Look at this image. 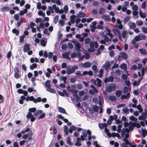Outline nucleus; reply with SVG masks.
Listing matches in <instances>:
<instances>
[{
	"mask_svg": "<svg viewBox=\"0 0 147 147\" xmlns=\"http://www.w3.org/2000/svg\"><path fill=\"white\" fill-rule=\"evenodd\" d=\"M125 127L126 128H123L121 132V135L122 137H125L123 140L125 142V144L127 145H131L130 143L128 140L127 139L129 136V133L130 131L133 129V127H134V124L131 122L129 123L125 122L124 123Z\"/></svg>",
	"mask_w": 147,
	"mask_h": 147,
	"instance_id": "f257e3e1",
	"label": "nucleus"
},
{
	"mask_svg": "<svg viewBox=\"0 0 147 147\" xmlns=\"http://www.w3.org/2000/svg\"><path fill=\"white\" fill-rule=\"evenodd\" d=\"M76 50L77 51V53H74V58L77 57L79 60L82 59L83 58L84 56L81 55L80 53L81 52V45L79 42H76L75 44Z\"/></svg>",
	"mask_w": 147,
	"mask_h": 147,
	"instance_id": "f03ea898",
	"label": "nucleus"
},
{
	"mask_svg": "<svg viewBox=\"0 0 147 147\" xmlns=\"http://www.w3.org/2000/svg\"><path fill=\"white\" fill-rule=\"evenodd\" d=\"M121 35L122 36L121 34L120 38H119V40L125 43L126 42L129 37L128 32L126 30H123Z\"/></svg>",
	"mask_w": 147,
	"mask_h": 147,
	"instance_id": "7ed1b4c3",
	"label": "nucleus"
},
{
	"mask_svg": "<svg viewBox=\"0 0 147 147\" xmlns=\"http://www.w3.org/2000/svg\"><path fill=\"white\" fill-rule=\"evenodd\" d=\"M90 48L88 49V51L91 53L94 52L95 51V48H97L98 46V45L96 41L91 42L90 43Z\"/></svg>",
	"mask_w": 147,
	"mask_h": 147,
	"instance_id": "20e7f679",
	"label": "nucleus"
},
{
	"mask_svg": "<svg viewBox=\"0 0 147 147\" xmlns=\"http://www.w3.org/2000/svg\"><path fill=\"white\" fill-rule=\"evenodd\" d=\"M88 34L87 33H84L82 34L81 35L79 34H77L76 35V37L79 39L80 42H83L85 37H87Z\"/></svg>",
	"mask_w": 147,
	"mask_h": 147,
	"instance_id": "39448f33",
	"label": "nucleus"
},
{
	"mask_svg": "<svg viewBox=\"0 0 147 147\" xmlns=\"http://www.w3.org/2000/svg\"><path fill=\"white\" fill-rule=\"evenodd\" d=\"M14 76L16 79H18L20 78L21 75L20 71L18 67H16L14 68Z\"/></svg>",
	"mask_w": 147,
	"mask_h": 147,
	"instance_id": "423d86ee",
	"label": "nucleus"
},
{
	"mask_svg": "<svg viewBox=\"0 0 147 147\" xmlns=\"http://www.w3.org/2000/svg\"><path fill=\"white\" fill-rule=\"evenodd\" d=\"M45 86L47 88L46 90L47 91L52 93H55L56 90L54 89L51 88V85L50 83H45Z\"/></svg>",
	"mask_w": 147,
	"mask_h": 147,
	"instance_id": "0eeeda50",
	"label": "nucleus"
},
{
	"mask_svg": "<svg viewBox=\"0 0 147 147\" xmlns=\"http://www.w3.org/2000/svg\"><path fill=\"white\" fill-rule=\"evenodd\" d=\"M104 39H102L100 41L101 44H105L106 42H108L110 41L111 40L112 38H110L106 35H104Z\"/></svg>",
	"mask_w": 147,
	"mask_h": 147,
	"instance_id": "6e6552de",
	"label": "nucleus"
},
{
	"mask_svg": "<svg viewBox=\"0 0 147 147\" xmlns=\"http://www.w3.org/2000/svg\"><path fill=\"white\" fill-rule=\"evenodd\" d=\"M146 36L145 35L140 34L136 36H135V39H136L137 40L139 41L141 40H146Z\"/></svg>",
	"mask_w": 147,
	"mask_h": 147,
	"instance_id": "1a4fd4ad",
	"label": "nucleus"
},
{
	"mask_svg": "<svg viewBox=\"0 0 147 147\" xmlns=\"http://www.w3.org/2000/svg\"><path fill=\"white\" fill-rule=\"evenodd\" d=\"M58 94L61 96H63L65 95L66 97L69 96V94L67 93L66 90L65 89L63 90V92H61L60 91H58Z\"/></svg>",
	"mask_w": 147,
	"mask_h": 147,
	"instance_id": "9d476101",
	"label": "nucleus"
},
{
	"mask_svg": "<svg viewBox=\"0 0 147 147\" xmlns=\"http://www.w3.org/2000/svg\"><path fill=\"white\" fill-rule=\"evenodd\" d=\"M115 90V86L114 85H112L108 87L107 88V91L108 92H110L112 91H114Z\"/></svg>",
	"mask_w": 147,
	"mask_h": 147,
	"instance_id": "9b49d317",
	"label": "nucleus"
},
{
	"mask_svg": "<svg viewBox=\"0 0 147 147\" xmlns=\"http://www.w3.org/2000/svg\"><path fill=\"white\" fill-rule=\"evenodd\" d=\"M110 62L109 61H108L105 63V64L103 65L102 67L105 68V70H107L110 67Z\"/></svg>",
	"mask_w": 147,
	"mask_h": 147,
	"instance_id": "f8f14e48",
	"label": "nucleus"
},
{
	"mask_svg": "<svg viewBox=\"0 0 147 147\" xmlns=\"http://www.w3.org/2000/svg\"><path fill=\"white\" fill-rule=\"evenodd\" d=\"M129 83H126V85L127 86H125L123 89V93L124 94H126L129 90L130 91L131 90V88L129 87Z\"/></svg>",
	"mask_w": 147,
	"mask_h": 147,
	"instance_id": "ddd939ff",
	"label": "nucleus"
},
{
	"mask_svg": "<svg viewBox=\"0 0 147 147\" xmlns=\"http://www.w3.org/2000/svg\"><path fill=\"white\" fill-rule=\"evenodd\" d=\"M30 48V45L28 43H26L24 45L23 51L24 52H26L29 51Z\"/></svg>",
	"mask_w": 147,
	"mask_h": 147,
	"instance_id": "4468645a",
	"label": "nucleus"
},
{
	"mask_svg": "<svg viewBox=\"0 0 147 147\" xmlns=\"http://www.w3.org/2000/svg\"><path fill=\"white\" fill-rule=\"evenodd\" d=\"M114 80V78L112 76H110L108 78H107L104 79V82L105 83L111 82Z\"/></svg>",
	"mask_w": 147,
	"mask_h": 147,
	"instance_id": "2eb2a0df",
	"label": "nucleus"
},
{
	"mask_svg": "<svg viewBox=\"0 0 147 147\" xmlns=\"http://www.w3.org/2000/svg\"><path fill=\"white\" fill-rule=\"evenodd\" d=\"M120 68L121 69H123L125 71V72L127 74V75H129L128 74L127 71L126 70L127 69V66L126 64L124 63L120 65Z\"/></svg>",
	"mask_w": 147,
	"mask_h": 147,
	"instance_id": "dca6fc26",
	"label": "nucleus"
},
{
	"mask_svg": "<svg viewBox=\"0 0 147 147\" xmlns=\"http://www.w3.org/2000/svg\"><path fill=\"white\" fill-rule=\"evenodd\" d=\"M10 10V8L7 6L3 7L0 9V11L1 12L8 11Z\"/></svg>",
	"mask_w": 147,
	"mask_h": 147,
	"instance_id": "f3484780",
	"label": "nucleus"
},
{
	"mask_svg": "<svg viewBox=\"0 0 147 147\" xmlns=\"http://www.w3.org/2000/svg\"><path fill=\"white\" fill-rule=\"evenodd\" d=\"M114 34L116 35H118L119 38H120L121 33L119 30L117 29H113Z\"/></svg>",
	"mask_w": 147,
	"mask_h": 147,
	"instance_id": "a211bd4d",
	"label": "nucleus"
},
{
	"mask_svg": "<svg viewBox=\"0 0 147 147\" xmlns=\"http://www.w3.org/2000/svg\"><path fill=\"white\" fill-rule=\"evenodd\" d=\"M91 87L92 88L94 89V91L91 90H90L89 92L90 94H94L95 93H97L98 92L97 90L92 85H91Z\"/></svg>",
	"mask_w": 147,
	"mask_h": 147,
	"instance_id": "6ab92c4d",
	"label": "nucleus"
},
{
	"mask_svg": "<svg viewBox=\"0 0 147 147\" xmlns=\"http://www.w3.org/2000/svg\"><path fill=\"white\" fill-rule=\"evenodd\" d=\"M69 52L65 53L62 54V56L63 58L68 59V60H69L70 59V58L69 57Z\"/></svg>",
	"mask_w": 147,
	"mask_h": 147,
	"instance_id": "aec40b11",
	"label": "nucleus"
},
{
	"mask_svg": "<svg viewBox=\"0 0 147 147\" xmlns=\"http://www.w3.org/2000/svg\"><path fill=\"white\" fill-rule=\"evenodd\" d=\"M128 24L129 27V28L131 29L134 28L136 26V25L135 23L132 22H129Z\"/></svg>",
	"mask_w": 147,
	"mask_h": 147,
	"instance_id": "412c9836",
	"label": "nucleus"
},
{
	"mask_svg": "<svg viewBox=\"0 0 147 147\" xmlns=\"http://www.w3.org/2000/svg\"><path fill=\"white\" fill-rule=\"evenodd\" d=\"M87 137V134L85 131L83 132L82 133V135L80 136L81 139L82 140L84 141L85 140V138H86ZM86 140H87L86 139Z\"/></svg>",
	"mask_w": 147,
	"mask_h": 147,
	"instance_id": "4be33fe9",
	"label": "nucleus"
},
{
	"mask_svg": "<svg viewBox=\"0 0 147 147\" xmlns=\"http://www.w3.org/2000/svg\"><path fill=\"white\" fill-rule=\"evenodd\" d=\"M119 54L120 56L124 59H126L127 58V55L125 53L123 52H121Z\"/></svg>",
	"mask_w": 147,
	"mask_h": 147,
	"instance_id": "5701e85b",
	"label": "nucleus"
},
{
	"mask_svg": "<svg viewBox=\"0 0 147 147\" xmlns=\"http://www.w3.org/2000/svg\"><path fill=\"white\" fill-rule=\"evenodd\" d=\"M59 111L62 113L67 114L65 110L63 108L61 107H59L58 108Z\"/></svg>",
	"mask_w": 147,
	"mask_h": 147,
	"instance_id": "b1692460",
	"label": "nucleus"
},
{
	"mask_svg": "<svg viewBox=\"0 0 147 147\" xmlns=\"http://www.w3.org/2000/svg\"><path fill=\"white\" fill-rule=\"evenodd\" d=\"M102 18L108 21H110L111 20V18H109V16L106 14L103 15Z\"/></svg>",
	"mask_w": 147,
	"mask_h": 147,
	"instance_id": "393cba45",
	"label": "nucleus"
},
{
	"mask_svg": "<svg viewBox=\"0 0 147 147\" xmlns=\"http://www.w3.org/2000/svg\"><path fill=\"white\" fill-rule=\"evenodd\" d=\"M146 118V116L144 113H143L140 116L138 117V119L140 120H144Z\"/></svg>",
	"mask_w": 147,
	"mask_h": 147,
	"instance_id": "a878e982",
	"label": "nucleus"
},
{
	"mask_svg": "<svg viewBox=\"0 0 147 147\" xmlns=\"http://www.w3.org/2000/svg\"><path fill=\"white\" fill-rule=\"evenodd\" d=\"M91 66V64L90 63L88 62H86L84 63L83 65V66L85 68H88L90 67Z\"/></svg>",
	"mask_w": 147,
	"mask_h": 147,
	"instance_id": "bb28decb",
	"label": "nucleus"
},
{
	"mask_svg": "<svg viewBox=\"0 0 147 147\" xmlns=\"http://www.w3.org/2000/svg\"><path fill=\"white\" fill-rule=\"evenodd\" d=\"M98 126L101 129H102L104 128H105L107 126V124L106 123L98 124Z\"/></svg>",
	"mask_w": 147,
	"mask_h": 147,
	"instance_id": "cd10ccee",
	"label": "nucleus"
},
{
	"mask_svg": "<svg viewBox=\"0 0 147 147\" xmlns=\"http://www.w3.org/2000/svg\"><path fill=\"white\" fill-rule=\"evenodd\" d=\"M77 140V141L75 144V145L78 146H81V139L80 138H78Z\"/></svg>",
	"mask_w": 147,
	"mask_h": 147,
	"instance_id": "c85d7f7f",
	"label": "nucleus"
},
{
	"mask_svg": "<svg viewBox=\"0 0 147 147\" xmlns=\"http://www.w3.org/2000/svg\"><path fill=\"white\" fill-rule=\"evenodd\" d=\"M106 34L109 36L110 38H112L113 37V35L111 33V31L109 29L106 28Z\"/></svg>",
	"mask_w": 147,
	"mask_h": 147,
	"instance_id": "c756f323",
	"label": "nucleus"
},
{
	"mask_svg": "<svg viewBox=\"0 0 147 147\" xmlns=\"http://www.w3.org/2000/svg\"><path fill=\"white\" fill-rule=\"evenodd\" d=\"M85 14L84 12H79L77 14V16L78 17L82 18L85 17Z\"/></svg>",
	"mask_w": 147,
	"mask_h": 147,
	"instance_id": "7c9ffc66",
	"label": "nucleus"
},
{
	"mask_svg": "<svg viewBox=\"0 0 147 147\" xmlns=\"http://www.w3.org/2000/svg\"><path fill=\"white\" fill-rule=\"evenodd\" d=\"M66 72L68 74H69L74 73V66L72 67V69L70 68H68Z\"/></svg>",
	"mask_w": 147,
	"mask_h": 147,
	"instance_id": "2f4dec72",
	"label": "nucleus"
},
{
	"mask_svg": "<svg viewBox=\"0 0 147 147\" xmlns=\"http://www.w3.org/2000/svg\"><path fill=\"white\" fill-rule=\"evenodd\" d=\"M52 7L53 9L55 10V12L56 13H58L59 12V8L58 7H57L56 5H53L52 6Z\"/></svg>",
	"mask_w": 147,
	"mask_h": 147,
	"instance_id": "473e14b6",
	"label": "nucleus"
},
{
	"mask_svg": "<svg viewBox=\"0 0 147 147\" xmlns=\"http://www.w3.org/2000/svg\"><path fill=\"white\" fill-rule=\"evenodd\" d=\"M139 15L140 17L143 18H144L146 17V14L145 13H143L142 12L140 9V11H139Z\"/></svg>",
	"mask_w": 147,
	"mask_h": 147,
	"instance_id": "72a5a7b5",
	"label": "nucleus"
},
{
	"mask_svg": "<svg viewBox=\"0 0 147 147\" xmlns=\"http://www.w3.org/2000/svg\"><path fill=\"white\" fill-rule=\"evenodd\" d=\"M139 51L140 53L142 55H146L147 53L146 50L143 49H139Z\"/></svg>",
	"mask_w": 147,
	"mask_h": 147,
	"instance_id": "f704fd0d",
	"label": "nucleus"
},
{
	"mask_svg": "<svg viewBox=\"0 0 147 147\" xmlns=\"http://www.w3.org/2000/svg\"><path fill=\"white\" fill-rule=\"evenodd\" d=\"M37 67V64L36 63H33L30 66V69L33 70L34 69L36 68Z\"/></svg>",
	"mask_w": 147,
	"mask_h": 147,
	"instance_id": "c9c22d12",
	"label": "nucleus"
},
{
	"mask_svg": "<svg viewBox=\"0 0 147 147\" xmlns=\"http://www.w3.org/2000/svg\"><path fill=\"white\" fill-rule=\"evenodd\" d=\"M122 93V91L120 90H118L116 92V95L117 97H119L121 95Z\"/></svg>",
	"mask_w": 147,
	"mask_h": 147,
	"instance_id": "e433bc0d",
	"label": "nucleus"
},
{
	"mask_svg": "<svg viewBox=\"0 0 147 147\" xmlns=\"http://www.w3.org/2000/svg\"><path fill=\"white\" fill-rule=\"evenodd\" d=\"M72 87H70V86L69 85L68 86L67 89L69 92H70L72 93H74V85H71Z\"/></svg>",
	"mask_w": 147,
	"mask_h": 147,
	"instance_id": "4c0bfd02",
	"label": "nucleus"
},
{
	"mask_svg": "<svg viewBox=\"0 0 147 147\" xmlns=\"http://www.w3.org/2000/svg\"><path fill=\"white\" fill-rule=\"evenodd\" d=\"M12 32L13 33L15 34L17 36L18 35L20 32L19 30L16 28L13 29Z\"/></svg>",
	"mask_w": 147,
	"mask_h": 147,
	"instance_id": "58836bf2",
	"label": "nucleus"
},
{
	"mask_svg": "<svg viewBox=\"0 0 147 147\" xmlns=\"http://www.w3.org/2000/svg\"><path fill=\"white\" fill-rule=\"evenodd\" d=\"M91 81L92 83H96V82L98 83H101L102 82L101 80L98 78H97L96 80L95 79H92L91 80Z\"/></svg>",
	"mask_w": 147,
	"mask_h": 147,
	"instance_id": "ea45409f",
	"label": "nucleus"
},
{
	"mask_svg": "<svg viewBox=\"0 0 147 147\" xmlns=\"http://www.w3.org/2000/svg\"><path fill=\"white\" fill-rule=\"evenodd\" d=\"M105 131L107 135L109 136V137L110 138L111 133L109 132V129L106 127L105 128Z\"/></svg>",
	"mask_w": 147,
	"mask_h": 147,
	"instance_id": "a19ab883",
	"label": "nucleus"
},
{
	"mask_svg": "<svg viewBox=\"0 0 147 147\" xmlns=\"http://www.w3.org/2000/svg\"><path fill=\"white\" fill-rule=\"evenodd\" d=\"M111 137L112 136L113 137H117L118 138H119L120 137V135L117 133H113L111 134Z\"/></svg>",
	"mask_w": 147,
	"mask_h": 147,
	"instance_id": "79ce46f5",
	"label": "nucleus"
},
{
	"mask_svg": "<svg viewBox=\"0 0 147 147\" xmlns=\"http://www.w3.org/2000/svg\"><path fill=\"white\" fill-rule=\"evenodd\" d=\"M92 70L94 73L96 74L98 72V70L97 69V67L96 65H93L92 67Z\"/></svg>",
	"mask_w": 147,
	"mask_h": 147,
	"instance_id": "37998d69",
	"label": "nucleus"
},
{
	"mask_svg": "<svg viewBox=\"0 0 147 147\" xmlns=\"http://www.w3.org/2000/svg\"><path fill=\"white\" fill-rule=\"evenodd\" d=\"M105 10L103 8H101L99 9L98 13L100 14H102L104 13L105 12Z\"/></svg>",
	"mask_w": 147,
	"mask_h": 147,
	"instance_id": "c03bdc74",
	"label": "nucleus"
},
{
	"mask_svg": "<svg viewBox=\"0 0 147 147\" xmlns=\"http://www.w3.org/2000/svg\"><path fill=\"white\" fill-rule=\"evenodd\" d=\"M129 93H128L126 95H123L121 97V99H127L129 97Z\"/></svg>",
	"mask_w": 147,
	"mask_h": 147,
	"instance_id": "a18cd8bd",
	"label": "nucleus"
},
{
	"mask_svg": "<svg viewBox=\"0 0 147 147\" xmlns=\"http://www.w3.org/2000/svg\"><path fill=\"white\" fill-rule=\"evenodd\" d=\"M117 118V116L116 115H114L113 116L110 115L109 116V118L113 120L114 119L116 120Z\"/></svg>",
	"mask_w": 147,
	"mask_h": 147,
	"instance_id": "49530a36",
	"label": "nucleus"
},
{
	"mask_svg": "<svg viewBox=\"0 0 147 147\" xmlns=\"http://www.w3.org/2000/svg\"><path fill=\"white\" fill-rule=\"evenodd\" d=\"M87 134H88L89 136L88 137V139L89 140H90L91 139V132L89 130H88L87 131Z\"/></svg>",
	"mask_w": 147,
	"mask_h": 147,
	"instance_id": "de8ad7c7",
	"label": "nucleus"
},
{
	"mask_svg": "<svg viewBox=\"0 0 147 147\" xmlns=\"http://www.w3.org/2000/svg\"><path fill=\"white\" fill-rule=\"evenodd\" d=\"M30 112L35 113L36 111V109L35 107H33L32 108H30L28 110Z\"/></svg>",
	"mask_w": 147,
	"mask_h": 147,
	"instance_id": "09e8293b",
	"label": "nucleus"
},
{
	"mask_svg": "<svg viewBox=\"0 0 147 147\" xmlns=\"http://www.w3.org/2000/svg\"><path fill=\"white\" fill-rule=\"evenodd\" d=\"M132 13L133 16H135L136 17V19H137L138 17V12L137 11H134Z\"/></svg>",
	"mask_w": 147,
	"mask_h": 147,
	"instance_id": "8fccbe9b",
	"label": "nucleus"
},
{
	"mask_svg": "<svg viewBox=\"0 0 147 147\" xmlns=\"http://www.w3.org/2000/svg\"><path fill=\"white\" fill-rule=\"evenodd\" d=\"M40 44L43 47L45 46L46 45L45 40L43 39H42L40 41Z\"/></svg>",
	"mask_w": 147,
	"mask_h": 147,
	"instance_id": "3c124183",
	"label": "nucleus"
},
{
	"mask_svg": "<svg viewBox=\"0 0 147 147\" xmlns=\"http://www.w3.org/2000/svg\"><path fill=\"white\" fill-rule=\"evenodd\" d=\"M130 119L134 122H136L137 121V118L135 117H134L133 116H131L129 117Z\"/></svg>",
	"mask_w": 147,
	"mask_h": 147,
	"instance_id": "603ef678",
	"label": "nucleus"
},
{
	"mask_svg": "<svg viewBox=\"0 0 147 147\" xmlns=\"http://www.w3.org/2000/svg\"><path fill=\"white\" fill-rule=\"evenodd\" d=\"M136 23L137 25L141 26L143 25V22L141 20H138L136 22Z\"/></svg>",
	"mask_w": 147,
	"mask_h": 147,
	"instance_id": "864d4df0",
	"label": "nucleus"
},
{
	"mask_svg": "<svg viewBox=\"0 0 147 147\" xmlns=\"http://www.w3.org/2000/svg\"><path fill=\"white\" fill-rule=\"evenodd\" d=\"M117 127V131L119 133L121 132V128L122 127V125L121 124H119L118 125Z\"/></svg>",
	"mask_w": 147,
	"mask_h": 147,
	"instance_id": "5fc2aeb1",
	"label": "nucleus"
},
{
	"mask_svg": "<svg viewBox=\"0 0 147 147\" xmlns=\"http://www.w3.org/2000/svg\"><path fill=\"white\" fill-rule=\"evenodd\" d=\"M99 74L98 75V76L100 78H101L102 77L103 73V70L102 69H101L99 70Z\"/></svg>",
	"mask_w": 147,
	"mask_h": 147,
	"instance_id": "6e6d98bb",
	"label": "nucleus"
},
{
	"mask_svg": "<svg viewBox=\"0 0 147 147\" xmlns=\"http://www.w3.org/2000/svg\"><path fill=\"white\" fill-rule=\"evenodd\" d=\"M59 16L58 15H56L55 16L54 20V22L55 24H56L59 20Z\"/></svg>",
	"mask_w": 147,
	"mask_h": 147,
	"instance_id": "4d7b16f0",
	"label": "nucleus"
},
{
	"mask_svg": "<svg viewBox=\"0 0 147 147\" xmlns=\"http://www.w3.org/2000/svg\"><path fill=\"white\" fill-rule=\"evenodd\" d=\"M41 115L38 117V119L39 120L40 119H42L45 118V113H43L42 114H41Z\"/></svg>",
	"mask_w": 147,
	"mask_h": 147,
	"instance_id": "13d9d810",
	"label": "nucleus"
},
{
	"mask_svg": "<svg viewBox=\"0 0 147 147\" xmlns=\"http://www.w3.org/2000/svg\"><path fill=\"white\" fill-rule=\"evenodd\" d=\"M38 14L39 15L42 16L43 17H44L45 16V14L43 13L41 10L39 11L38 12Z\"/></svg>",
	"mask_w": 147,
	"mask_h": 147,
	"instance_id": "bf43d9fd",
	"label": "nucleus"
},
{
	"mask_svg": "<svg viewBox=\"0 0 147 147\" xmlns=\"http://www.w3.org/2000/svg\"><path fill=\"white\" fill-rule=\"evenodd\" d=\"M109 99L112 101H114L116 100V98L115 96H111L109 97Z\"/></svg>",
	"mask_w": 147,
	"mask_h": 147,
	"instance_id": "052dcab7",
	"label": "nucleus"
},
{
	"mask_svg": "<svg viewBox=\"0 0 147 147\" xmlns=\"http://www.w3.org/2000/svg\"><path fill=\"white\" fill-rule=\"evenodd\" d=\"M64 131L65 135H67L68 134V129L66 126H64Z\"/></svg>",
	"mask_w": 147,
	"mask_h": 147,
	"instance_id": "680f3d73",
	"label": "nucleus"
},
{
	"mask_svg": "<svg viewBox=\"0 0 147 147\" xmlns=\"http://www.w3.org/2000/svg\"><path fill=\"white\" fill-rule=\"evenodd\" d=\"M90 39L89 38H87L85 39L84 40V42L86 44H88L90 42Z\"/></svg>",
	"mask_w": 147,
	"mask_h": 147,
	"instance_id": "e2e57ef3",
	"label": "nucleus"
},
{
	"mask_svg": "<svg viewBox=\"0 0 147 147\" xmlns=\"http://www.w3.org/2000/svg\"><path fill=\"white\" fill-rule=\"evenodd\" d=\"M90 30L92 32H94L95 30V27L93 25L90 26Z\"/></svg>",
	"mask_w": 147,
	"mask_h": 147,
	"instance_id": "0e129e2a",
	"label": "nucleus"
},
{
	"mask_svg": "<svg viewBox=\"0 0 147 147\" xmlns=\"http://www.w3.org/2000/svg\"><path fill=\"white\" fill-rule=\"evenodd\" d=\"M67 142L69 145H73L72 143L71 142L69 137H68L67 139Z\"/></svg>",
	"mask_w": 147,
	"mask_h": 147,
	"instance_id": "69168bd1",
	"label": "nucleus"
},
{
	"mask_svg": "<svg viewBox=\"0 0 147 147\" xmlns=\"http://www.w3.org/2000/svg\"><path fill=\"white\" fill-rule=\"evenodd\" d=\"M142 31L144 33L147 34V28L144 27H142Z\"/></svg>",
	"mask_w": 147,
	"mask_h": 147,
	"instance_id": "338daca9",
	"label": "nucleus"
},
{
	"mask_svg": "<svg viewBox=\"0 0 147 147\" xmlns=\"http://www.w3.org/2000/svg\"><path fill=\"white\" fill-rule=\"evenodd\" d=\"M130 20V17L129 16H127L124 19V22L126 23L127 22Z\"/></svg>",
	"mask_w": 147,
	"mask_h": 147,
	"instance_id": "774afa93",
	"label": "nucleus"
}]
</instances>
